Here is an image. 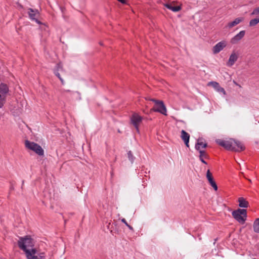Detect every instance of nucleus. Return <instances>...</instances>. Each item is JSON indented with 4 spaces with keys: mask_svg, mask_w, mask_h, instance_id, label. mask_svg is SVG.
Masks as SVG:
<instances>
[{
    "mask_svg": "<svg viewBox=\"0 0 259 259\" xmlns=\"http://www.w3.org/2000/svg\"><path fill=\"white\" fill-rule=\"evenodd\" d=\"M215 142L225 149L231 151L239 152L245 149V147L240 141L234 139H230L228 141L217 139Z\"/></svg>",
    "mask_w": 259,
    "mask_h": 259,
    "instance_id": "1",
    "label": "nucleus"
},
{
    "mask_svg": "<svg viewBox=\"0 0 259 259\" xmlns=\"http://www.w3.org/2000/svg\"><path fill=\"white\" fill-rule=\"evenodd\" d=\"M18 247L25 252L27 253V251H30V249L27 248L33 247L34 245L33 239L30 236L27 235L24 237H20L18 241Z\"/></svg>",
    "mask_w": 259,
    "mask_h": 259,
    "instance_id": "2",
    "label": "nucleus"
},
{
    "mask_svg": "<svg viewBox=\"0 0 259 259\" xmlns=\"http://www.w3.org/2000/svg\"><path fill=\"white\" fill-rule=\"evenodd\" d=\"M146 99L151 101L155 104L154 106L150 109V112L154 111L159 112L164 115H167L166 108L162 101L149 98H146Z\"/></svg>",
    "mask_w": 259,
    "mask_h": 259,
    "instance_id": "3",
    "label": "nucleus"
},
{
    "mask_svg": "<svg viewBox=\"0 0 259 259\" xmlns=\"http://www.w3.org/2000/svg\"><path fill=\"white\" fill-rule=\"evenodd\" d=\"M12 95V91L9 90L8 85L6 83L1 82V108L7 101H9Z\"/></svg>",
    "mask_w": 259,
    "mask_h": 259,
    "instance_id": "4",
    "label": "nucleus"
},
{
    "mask_svg": "<svg viewBox=\"0 0 259 259\" xmlns=\"http://www.w3.org/2000/svg\"><path fill=\"white\" fill-rule=\"evenodd\" d=\"M233 217L239 223L244 224L247 218V210L245 209L238 208L233 211Z\"/></svg>",
    "mask_w": 259,
    "mask_h": 259,
    "instance_id": "5",
    "label": "nucleus"
},
{
    "mask_svg": "<svg viewBox=\"0 0 259 259\" xmlns=\"http://www.w3.org/2000/svg\"><path fill=\"white\" fill-rule=\"evenodd\" d=\"M25 147L33 151L40 156H44V150L42 147L37 143L33 142H30L28 140L25 141Z\"/></svg>",
    "mask_w": 259,
    "mask_h": 259,
    "instance_id": "6",
    "label": "nucleus"
},
{
    "mask_svg": "<svg viewBox=\"0 0 259 259\" xmlns=\"http://www.w3.org/2000/svg\"><path fill=\"white\" fill-rule=\"evenodd\" d=\"M201 146L202 148H205L207 147V144L203 143L202 142L200 141V139H198L195 145V149L199 151V159L200 161L204 164H207V162L202 158V157L204 156L205 158L207 159L208 158V155L205 151L200 150Z\"/></svg>",
    "mask_w": 259,
    "mask_h": 259,
    "instance_id": "7",
    "label": "nucleus"
},
{
    "mask_svg": "<svg viewBox=\"0 0 259 259\" xmlns=\"http://www.w3.org/2000/svg\"><path fill=\"white\" fill-rule=\"evenodd\" d=\"M25 255L27 259H45V253H38L37 249L35 248H32L30 251H27Z\"/></svg>",
    "mask_w": 259,
    "mask_h": 259,
    "instance_id": "8",
    "label": "nucleus"
},
{
    "mask_svg": "<svg viewBox=\"0 0 259 259\" xmlns=\"http://www.w3.org/2000/svg\"><path fill=\"white\" fill-rule=\"evenodd\" d=\"M142 117L136 113H133L131 117V122L138 132H139V125L142 122Z\"/></svg>",
    "mask_w": 259,
    "mask_h": 259,
    "instance_id": "9",
    "label": "nucleus"
},
{
    "mask_svg": "<svg viewBox=\"0 0 259 259\" xmlns=\"http://www.w3.org/2000/svg\"><path fill=\"white\" fill-rule=\"evenodd\" d=\"M59 71L61 72H64V70L63 67L62 63L61 62H60L57 64L55 68L54 69V73L55 74V75L56 76H57L58 77V78L60 79L62 84H64V81L63 78L61 77Z\"/></svg>",
    "mask_w": 259,
    "mask_h": 259,
    "instance_id": "10",
    "label": "nucleus"
},
{
    "mask_svg": "<svg viewBox=\"0 0 259 259\" xmlns=\"http://www.w3.org/2000/svg\"><path fill=\"white\" fill-rule=\"evenodd\" d=\"M10 109L16 115H19L22 111L23 104L22 102L19 104L17 102V106L10 104Z\"/></svg>",
    "mask_w": 259,
    "mask_h": 259,
    "instance_id": "11",
    "label": "nucleus"
},
{
    "mask_svg": "<svg viewBox=\"0 0 259 259\" xmlns=\"http://www.w3.org/2000/svg\"><path fill=\"white\" fill-rule=\"evenodd\" d=\"M206 178L209 183V184L211 186V187L214 189L215 191L218 190V186L217 185L214 181L212 174L210 172L209 169L207 170L206 172Z\"/></svg>",
    "mask_w": 259,
    "mask_h": 259,
    "instance_id": "12",
    "label": "nucleus"
},
{
    "mask_svg": "<svg viewBox=\"0 0 259 259\" xmlns=\"http://www.w3.org/2000/svg\"><path fill=\"white\" fill-rule=\"evenodd\" d=\"M227 45L225 41L223 40L216 44L213 48V54H217L222 51Z\"/></svg>",
    "mask_w": 259,
    "mask_h": 259,
    "instance_id": "13",
    "label": "nucleus"
},
{
    "mask_svg": "<svg viewBox=\"0 0 259 259\" xmlns=\"http://www.w3.org/2000/svg\"><path fill=\"white\" fill-rule=\"evenodd\" d=\"M175 2L174 1L171 3H166L164 4V7L174 12L180 11L182 9L181 6H175Z\"/></svg>",
    "mask_w": 259,
    "mask_h": 259,
    "instance_id": "14",
    "label": "nucleus"
},
{
    "mask_svg": "<svg viewBox=\"0 0 259 259\" xmlns=\"http://www.w3.org/2000/svg\"><path fill=\"white\" fill-rule=\"evenodd\" d=\"M245 30L241 31L239 33L234 36L231 39V43L232 44H236L238 43V42L245 35Z\"/></svg>",
    "mask_w": 259,
    "mask_h": 259,
    "instance_id": "15",
    "label": "nucleus"
},
{
    "mask_svg": "<svg viewBox=\"0 0 259 259\" xmlns=\"http://www.w3.org/2000/svg\"><path fill=\"white\" fill-rule=\"evenodd\" d=\"M181 137L183 140L185 145L187 147H189V142L190 139V135L187 133L185 131L182 130Z\"/></svg>",
    "mask_w": 259,
    "mask_h": 259,
    "instance_id": "16",
    "label": "nucleus"
},
{
    "mask_svg": "<svg viewBox=\"0 0 259 259\" xmlns=\"http://www.w3.org/2000/svg\"><path fill=\"white\" fill-rule=\"evenodd\" d=\"M208 85H212L218 92L223 93L224 95L226 94V91L224 88L220 87L219 83L216 81L209 82Z\"/></svg>",
    "mask_w": 259,
    "mask_h": 259,
    "instance_id": "17",
    "label": "nucleus"
},
{
    "mask_svg": "<svg viewBox=\"0 0 259 259\" xmlns=\"http://www.w3.org/2000/svg\"><path fill=\"white\" fill-rule=\"evenodd\" d=\"M28 14L29 17L32 19L35 20L38 24H40V22L38 21L36 17L38 15L37 11H34L32 9H29Z\"/></svg>",
    "mask_w": 259,
    "mask_h": 259,
    "instance_id": "18",
    "label": "nucleus"
},
{
    "mask_svg": "<svg viewBox=\"0 0 259 259\" xmlns=\"http://www.w3.org/2000/svg\"><path fill=\"white\" fill-rule=\"evenodd\" d=\"M238 56L235 53H232L229 59L228 62H227V65L229 66H232L235 62L237 60Z\"/></svg>",
    "mask_w": 259,
    "mask_h": 259,
    "instance_id": "19",
    "label": "nucleus"
},
{
    "mask_svg": "<svg viewBox=\"0 0 259 259\" xmlns=\"http://www.w3.org/2000/svg\"><path fill=\"white\" fill-rule=\"evenodd\" d=\"M238 201L239 202V206L240 207L247 208L249 205L248 202L243 197L239 198Z\"/></svg>",
    "mask_w": 259,
    "mask_h": 259,
    "instance_id": "20",
    "label": "nucleus"
},
{
    "mask_svg": "<svg viewBox=\"0 0 259 259\" xmlns=\"http://www.w3.org/2000/svg\"><path fill=\"white\" fill-rule=\"evenodd\" d=\"M243 18H242V17L237 18L233 21L229 22L228 24V27L229 28H232V27L237 25V24H238L242 21H243Z\"/></svg>",
    "mask_w": 259,
    "mask_h": 259,
    "instance_id": "21",
    "label": "nucleus"
},
{
    "mask_svg": "<svg viewBox=\"0 0 259 259\" xmlns=\"http://www.w3.org/2000/svg\"><path fill=\"white\" fill-rule=\"evenodd\" d=\"M253 227L254 231L259 233V218L255 220L253 223Z\"/></svg>",
    "mask_w": 259,
    "mask_h": 259,
    "instance_id": "22",
    "label": "nucleus"
},
{
    "mask_svg": "<svg viewBox=\"0 0 259 259\" xmlns=\"http://www.w3.org/2000/svg\"><path fill=\"white\" fill-rule=\"evenodd\" d=\"M259 23V19L255 18L252 19L249 22V26H254L256 25L257 23Z\"/></svg>",
    "mask_w": 259,
    "mask_h": 259,
    "instance_id": "23",
    "label": "nucleus"
},
{
    "mask_svg": "<svg viewBox=\"0 0 259 259\" xmlns=\"http://www.w3.org/2000/svg\"><path fill=\"white\" fill-rule=\"evenodd\" d=\"M127 156H128V158L129 159V160L132 162H133L134 160V158L135 157H134V156L133 155V154L132 153V152L131 151H129L128 152H127Z\"/></svg>",
    "mask_w": 259,
    "mask_h": 259,
    "instance_id": "24",
    "label": "nucleus"
},
{
    "mask_svg": "<svg viewBox=\"0 0 259 259\" xmlns=\"http://www.w3.org/2000/svg\"><path fill=\"white\" fill-rule=\"evenodd\" d=\"M121 222L122 223H123L124 224H125V225L131 230L133 231L134 230V229L130 225L127 223V222L126 221V220H125V219H121Z\"/></svg>",
    "mask_w": 259,
    "mask_h": 259,
    "instance_id": "25",
    "label": "nucleus"
},
{
    "mask_svg": "<svg viewBox=\"0 0 259 259\" xmlns=\"http://www.w3.org/2000/svg\"><path fill=\"white\" fill-rule=\"evenodd\" d=\"M259 14V7L254 9L253 12L251 13V15H257Z\"/></svg>",
    "mask_w": 259,
    "mask_h": 259,
    "instance_id": "26",
    "label": "nucleus"
},
{
    "mask_svg": "<svg viewBox=\"0 0 259 259\" xmlns=\"http://www.w3.org/2000/svg\"><path fill=\"white\" fill-rule=\"evenodd\" d=\"M10 189V190H13L14 189V186L12 184H11Z\"/></svg>",
    "mask_w": 259,
    "mask_h": 259,
    "instance_id": "27",
    "label": "nucleus"
},
{
    "mask_svg": "<svg viewBox=\"0 0 259 259\" xmlns=\"http://www.w3.org/2000/svg\"><path fill=\"white\" fill-rule=\"evenodd\" d=\"M99 44H100L101 46H103V43H102L101 41H100V42H99Z\"/></svg>",
    "mask_w": 259,
    "mask_h": 259,
    "instance_id": "28",
    "label": "nucleus"
},
{
    "mask_svg": "<svg viewBox=\"0 0 259 259\" xmlns=\"http://www.w3.org/2000/svg\"><path fill=\"white\" fill-rule=\"evenodd\" d=\"M234 82L235 84H236L237 85H238L236 82H235V81H234Z\"/></svg>",
    "mask_w": 259,
    "mask_h": 259,
    "instance_id": "29",
    "label": "nucleus"
},
{
    "mask_svg": "<svg viewBox=\"0 0 259 259\" xmlns=\"http://www.w3.org/2000/svg\"><path fill=\"white\" fill-rule=\"evenodd\" d=\"M253 259H255V258H253Z\"/></svg>",
    "mask_w": 259,
    "mask_h": 259,
    "instance_id": "30",
    "label": "nucleus"
}]
</instances>
